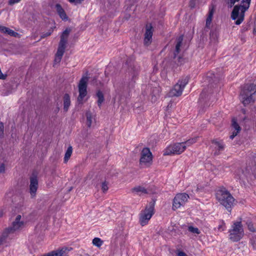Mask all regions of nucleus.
<instances>
[{"instance_id":"c9c22d12","label":"nucleus","mask_w":256,"mask_h":256,"mask_svg":"<svg viewBox=\"0 0 256 256\" xmlns=\"http://www.w3.org/2000/svg\"><path fill=\"white\" fill-rule=\"evenodd\" d=\"M8 236L6 232H4L2 236L0 237V246L6 242Z\"/></svg>"},{"instance_id":"2eb2a0df","label":"nucleus","mask_w":256,"mask_h":256,"mask_svg":"<svg viewBox=\"0 0 256 256\" xmlns=\"http://www.w3.org/2000/svg\"><path fill=\"white\" fill-rule=\"evenodd\" d=\"M153 34L152 26L151 24H147L146 26V32L144 34V44L149 46L152 41V36Z\"/></svg>"},{"instance_id":"79ce46f5","label":"nucleus","mask_w":256,"mask_h":256,"mask_svg":"<svg viewBox=\"0 0 256 256\" xmlns=\"http://www.w3.org/2000/svg\"><path fill=\"white\" fill-rule=\"evenodd\" d=\"M53 32V30H49L48 32H46V33H44L42 36H41V38H44L48 36H50L52 32Z\"/></svg>"},{"instance_id":"bf43d9fd","label":"nucleus","mask_w":256,"mask_h":256,"mask_svg":"<svg viewBox=\"0 0 256 256\" xmlns=\"http://www.w3.org/2000/svg\"><path fill=\"white\" fill-rule=\"evenodd\" d=\"M128 60H127V61H126V63L128 64H128Z\"/></svg>"},{"instance_id":"393cba45","label":"nucleus","mask_w":256,"mask_h":256,"mask_svg":"<svg viewBox=\"0 0 256 256\" xmlns=\"http://www.w3.org/2000/svg\"><path fill=\"white\" fill-rule=\"evenodd\" d=\"M214 8H212L210 9V10L208 11V17L206 20L205 29H206V28L210 29L211 22L212 20V18L213 15H214Z\"/></svg>"},{"instance_id":"412c9836","label":"nucleus","mask_w":256,"mask_h":256,"mask_svg":"<svg viewBox=\"0 0 256 256\" xmlns=\"http://www.w3.org/2000/svg\"><path fill=\"white\" fill-rule=\"evenodd\" d=\"M184 39L183 35H181L179 36L178 38H176V48L174 52V56L173 59H176V56H178L180 52V48L182 46V42Z\"/></svg>"},{"instance_id":"6e6d98bb","label":"nucleus","mask_w":256,"mask_h":256,"mask_svg":"<svg viewBox=\"0 0 256 256\" xmlns=\"http://www.w3.org/2000/svg\"><path fill=\"white\" fill-rule=\"evenodd\" d=\"M4 215V212L2 211L0 212V217H2Z\"/></svg>"},{"instance_id":"9d476101","label":"nucleus","mask_w":256,"mask_h":256,"mask_svg":"<svg viewBox=\"0 0 256 256\" xmlns=\"http://www.w3.org/2000/svg\"><path fill=\"white\" fill-rule=\"evenodd\" d=\"M252 172L251 166H247L244 169H238L236 172L235 178L243 182L245 180H252Z\"/></svg>"},{"instance_id":"9b49d317","label":"nucleus","mask_w":256,"mask_h":256,"mask_svg":"<svg viewBox=\"0 0 256 256\" xmlns=\"http://www.w3.org/2000/svg\"><path fill=\"white\" fill-rule=\"evenodd\" d=\"M185 150V146L182 142L176 143L168 146L164 151V156H168L172 154H179Z\"/></svg>"},{"instance_id":"4468645a","label":"nucleus","mask_w":256,"mask_h":256,"mask_svg":"<svg viewBox=\"0 0 256 256\" xmlns=\"http://www.w3.org/2000/svg\"><path fill=\"white\" fill-rule=\"evenodd\" d=\"M70 32V28H66L62 33L60 36V40L58 44V52L62 54V52H64L66 48V44L68 42V38Z\"/></svg>"},{"instance_id":"7c9ffc66","label":"nucleus","mask_w":256,"mask_h":256,"mask_svg":"<svg viewBox=\"0 0 256 256\" xmlns=\"http://www.w3.org/2000/svg\"><path fill=\"white\" fill-rule=\"evenodd\" d=\"M196 140H197V138L195 137L194 138H190L184 142H182V143H183L184 144V145L185 146V149H186V147L187 146H190L191 144L195 143L196 142Z\"/></svg>"},{"instance_id":"ddd939ff","label":"nucleus","mask_w":256,"mask_h":256,"mask_svg":"<svg viewBox=\"0 0 256 256\" xmlns=\"http://www.w3.org/2000/svg\"><path fill=\"white\" fill-rule=\"evenodd\" d=\"M188 198V195L185 193L177 194L173 200L172 209L176 210L184 205Z\"/></svg>"},{"instance_id":"423d86ee","label":"nucleus","mask_w":256,"mask_h":256,"mask_svg":"<svg viewBox=\"0 0 256 256\" xmlns=\"http://www.w3.org/2000/svg\"><path fill=\"white\" fill-rule=\"evenodd\" d=\"M229 238L234 242L240 240L244 235V232L241 222H234L228 231Z\"/></svg>"},{"instance_id":"4be33fe9","label":"nucleus","mask_w":256,"mask_h":256,"mask_svg":"<svg viewBox=\"0 0 256 256\" xmlns=\"http://www.w3.org/2000/svg\"><path fill=\"white\" fill-rule=\"evenodd\" d=\"M56 8L57 13L59 15L60 17L63 20H67L68 19V17L67 16L66 13L64 10V8H62L61 5L59 4H56Z\"/></svg>"},{"instance_id":"a18cd8bd","label":"nucleus","mask_w":256,"mask_h":256,"mask_svg":"<svg viewBox=\"0 0 256 256\" xmlns=\"http://www.w3.org/2000/svg\"><path fill=\"white\" fill-rule=\"evenodd\" d=\"M20 0H8V4L9 5H13L16 3L18 2Z\"/></svg>"},{"instance_id":"09e8293b","label":"nucleus","mask_w":256,"mask_h":256,"mask_svg":"<svg viewBox=\"0 0 256 256\" xmlns=\"http://www.w3.org/2000/svg\"><path fill=\"white\" fill-rule=\"evenodd\" d=\"M178 256H188L184 252L182 251H178Z\"/></svg>"},{"instance_id":"58836bf2","label":"nucleus","mask_w":256,"mask_h":256,"mask_svg":"<svg viewBox=\"0 0 256 256\" xmlns=\"http://www.w3.org/2000/svg\"><path fill=\"white\" fill-rule=\"evenodd\" d=\"M250 160L252 161V168H254L256 166V154H254L250 157Z\"/></svg>"},{"instance_id":"cd10ccee","label":"nucleus","mask_w":256,"mask_h":256,"mask_svg":"<svg viewBox=\"0 0 256 256\" xmlns=\"http://www.w3.org/2000/svg\"><path fill=\"white\" fill-rule=\"evenodd\" d=\"M96 95L98 98V100L97 102L98 105L100 108L101 106L102 103L104 100V96L102 92L100 90L97 91Z\"/></svg>"},{"instance_id":"a19ab883","label":"nucleus","mask_w":256,"mask_h":256,"mask_svg":"<svg viewBox=\"0 0 256 256\" xmlns=\"http://www.w3.org/2000/svg\"><path fill=\"white\" fill-rule=\"evenodd\" d=\"M4 124L2 122H0V138H4Z\"/></svg>"},{"instance_id":"864d4df0","label":"nucleus","mask_w":256,"mask_h":256,"mask_svg":"<svg viewBox=\"0 0 256 256\" xmlns=\"http://www.w3.org/2000/svg\"><path fill=\"white\" fill-rule=\"evenodd\" d=\"M248 28L247 26H244L241 30L242 32H244L248 30Z\"/></svg>"},{"instance_id":"e433bc0d","label":"nucleus","mask_w":256,"mask_h":256,"mask_svg":"<svg viewBox=\"0 0 256 256\" xmlns=\"http://www.w3.org/2000/svg\"><path fill=\"white\" fill-rule=\"evenodd\" d=\"M188 230L189 232L199 234H200V231L197 228L193 227L192 226H190L188 227Z\"/></svg>"},{"instance_id":"b1692460","label":"nucleus","mask_w":256,"mask_h":256,"mask_svg":"<svg viewBox=\"0 0 256 256\" xmlns=\"http://www.w3.org/2000/svg\"><path fill=\"white\" fill-rule=\"evenodd\" d=\"M0 32L4 34H6L13 36H16L18 34V33L14 32L13 30L7 27L2 26H0Z\"/></svg>"},{"instance_id":"5701e85b","label":"nucleus","mask_w":256,"mask_h":256,"mask_svg":"<svg viewBox=\"0 0 256 256\" xmlns=\"http://www.w3.org/2000/svg\"><path fill=\"white\" fill-rule=\"evenodd\" d=\"M64 100V112H67L70 105V96L68 94H65L63 97Z\"/></svg>"},{"instance_id":"39448f33","label":"nucleus","mask_w":256,"mask_h":256,"mask_svg":"<svg viewBox=\"0 0 256 256\" xmlns=\"http://www.w3.org/2000/svg\"><path fill=\"white\" fill-rule=\"evenodd\" d=\"M216 198L221 204L228 211H230L234 199L228 191L225 189L218 190L216 194Z\"/></svg>"},{"instance_id":"0eeeda50","label":"nucleus","mask_w":256,"mask_h":256,"mask_svg":"<svg viewBox=\"0 0 256 256\" xmlns=\"http://www.w3.org/2000/svg\"><path fill=\"white\" fill-rule=\"evenodd\" d=\"M154 201L150 202L144 210L142 212L140 218V222L142 226L146 225L154 214Z\"/></svg>"},{"instance_id":"4d7b16f0","label":"nucleus","mask_w":256,"mask_h":256,"mask_svg":"<svg viewBox=\"0 0 256 256\" xmlns=\"http://www.w3.org/2000/svg\"><path fill=\"white\" fill-rule=\"evenodd\" d=\"M210 36H212V35L213 36L214 35V32L211 30L210 32Z\"/></svg>"},{"instance_id":"8fccbe9b","label":"nucleus","mask_w":256,"mask_h":256,"mask_svg":"<svg viewBox=\"0 0 256 256\" xmlns=\"http://www.w3.org/2000/svg\"><path fill=\"white\" fill-rule=\"evenodd\" d=\"M238 132H234L232 134H231L230 136V138L231 139V140H232L236 135L237 134H238Z\"/></svg>"},{"instance_id":"473e14b6","label":"nucleus","mask_w":256,"mask_h":256,"mask_svg":"<svg viewBox=\"0 0 256 256\" xmlns=\"http://www.w3.org/2000/svg\"><path fill=\"white\" fill-rule=\"evenodd\" d=\"M94 245L100 248L103 244V241L98 238H95L92 240Z\"/></svg>"},{"instance_id":"4c0bfd02","label":"nucleus","mask_w":256,"mask_h":256,"mask_svg":"<svg viewBox=\"0 0 256 256\" xmlns=\"http://www.w3.org/2000/svg\"><path fill=\"white\" fill-rule=\"evenodd\" d=\"M102 190L104 192H106L108 189V182L106 181H104L102 183Z\"/></svg>"},{"instance_id":"f03ea898","label":"nucleus","mask_w":256,"mask_h":256,"mask_svg":"<svg viewBox=\"0 0 256 256\" xmlns=\"http://www.w3.org/2000/svg\"><path fill=\"white\" fill-rule=\"evenodd\" d=\"M220 80V77L212 72L207 74L205 82L208 83L207 88H204L200 94L199 100L202 104L207 105V102L211 99V94L216 88L217 84Z\"/></svg>"},{"instance_id":"de8ad7c7","label":"nucleus","mask_w":256,"mask_h":256,"mask_svg":"<svg viewBox=\"0 0 256 256\" xmlns=\"http://www.w3.org/2000/svg\"><path fill=\"white\" fill-rule=\"evenodd\" d=\"M252 168V178L254 177L256 178V166L254 168Z\"/></svg>"},{"instance_id":"f704fd0d","label":"nucleus","mask_w":256,"mask_h":256,"mask_svg":"<svg viewBox=\"0 0 256 256\" xmlns=\"http://www.w3.org/2000/svg\"><path fill=\"white\" fill-rule=\"evenodd\" d=\"M64 52H62V54L58 52V50H57V52L56 54V57L54 59V61L56 62L59 63L62 57V56L64 55Z\"/></svg>"},{"instance_id":"a211bd4d","label":"nucleus","mask_w":256,"mask_h":256,"mask_svg":"<svg viewBox=\"0 0 256 256\" xmlns=\"http://www.w3.org/2000/svg\"><path fill=\"white\" fill-rule=\"evenodd\" d=\"M214 148L216 150L214 155H218L220 152L224 150V144L222 140H213L212 141Z\"/></svg>"},{"instance_id":"6ab92c4d","label":"nucleus","mask_w":256,"mask_h":256,"mask_svg":"<svg viewBox=\"0 0 256 256\" xmlns=\"http://www.w3.org/2000/svg\"><path fill=\"white\" fill-rule=\"evenodd\" d=\"M72 249V248L68 249L67 248H62V249L48 252L43 256H66V251H70Z\"/></svg>"},{"instance_id":"bb28decb","label":"nucleus","mask_w":256,"mask_h":256,"mask_svg":"<svg viewBox=\"0 0 256 256\" xmlns=\"http://www.w3.org/2000/svg\"><path fill=\"white\" fill-rule=\"evenodd\" d=\"M174 60L178 66H180L188 61V59L185 58L184 54L176 56V59H174Z\"/></svg>"},{"instance_id":"1a4fd4ad","label":"nucleus","mask_w":256,"mask_h":256,"mask_svg":"<svg viewBox=\"0 0 256 256\" xmlns=\"http://www.w3.org/2000/svg\"><path fill=\"white\" fill-rule=\"evenodd\" d=\"M189 78L186 76L178 82L174 86V88L169 92V96H178L182 94L186 85L188 83Z\"/></svg>"},{"instance_id":"6e6552de","label":"nucleus","mask_w":256,"mask_h":256,"mask_svg":"<svg viewBox=\"0 0 256 256\" xmlns=\"http://www.w3.org/2000/svg\"><path fill=\"white\" fill-rule=\"evenodd\" d=\"M88 72L86 75H83L80 80L78 84L79 95L78 98V101L79 103H82L84 98L87 94V86L89 77L87 76Z\"/></svg>"},{"instance_id":"c756f323","label":"nucleus","mask_w":256,"mask_h":256,"mask_svg":"<svg viewBox=\"0 0 256 256\" xmlns=\"http://www.w3.org/2000/svg\"><path fill=\"white\" fill-rule=\"evenodd\" d=\"M86 125L88 128L91 126L92 123V114L90 111H88L86 114Z\"/></svg>"},{"instance_id":"c03bdc74","label":"nucleus","mask_w":256,"mask_h":256,"mask_svg":"<svg viewBox=\"0 0 256 256\" xmlns=\"http://www.w3.org/2000/svg\"><path fill=\"white\" fill-rule=\"evenodd\" d=\"M196 0H190L189 6L191 8H194L196 6Z\"/></svg>"},{"instance_id":"c85d7f7f","label":"nucleus","mask_w":256,"mask_h":256,"mask_svg":"<svg viewBox=\"0 0 256 256\" xmlns=\"http://www.w3.org/2000/svg\"><path fill=\"white\" fill-rule=\"evenodd\" d=\"M72 152V146H69L65 153L64 157V162L66 163L71 156Z\"/></svg>"},{"instance_id":"72a5a7b5","label":"nucleus","mask_w":256,"mask_h":256,"mask_svg":"<svg viewBox=\"0 0 256 256\" xmlns=\"http://www.w3.org/2000/svg\"><path fill=\"white\" fill-rule=\"evenodd\" d=\"M240 0H225V2L228 8H232L234 6L236 2H238Z\"/></svg>"},{"instance_id":"aec40b11","label":"nucleus","mask_w":256,"mask_h":256,"mask_svg":"<svg viewBox=\"0 0 256 256\" xmlns=\"http://www.w3.org/2000/svg\"><path fill=\"white\" fill-rule=\"evenodd\" d=\"M132 191L136 192L138 194L140 195L141 194H151L154 192V190L150 188H146L142 186H138L132 188Z\"/></svg>"},{"instance_id":"603ef678","label":"nucleus","mask_w":256,"mask_h":256,"mask_svg":"<svg viewBox=\"0 0 256 256\" xmlns=\"http://www.w3.org/2000/svg\"><path fill=\"white\" fill-rule=\"evenodd\" d=\"M218 230H224V226L223 225H220L218 227Z\"/></svg>"},{"instance_id":"dca6fc26","label":"nucleus","mask_w":256,"mask_h":256,"mask_svg":"<svg viewBox=\"0 0 256 256\" xmlns=\"http://www.w3.org/2000/svg\"><path fill=\"white\" fill-rule=\"evenodd\" d=\"M38 188V180L36 176L30 178V192L32 198L36 196V192Z\"/></svg>"},{"instance_id":"f8f14e48","label":"nucleus","mask_w":256,"mask_h":256,"mask_svg":"<svg viewBox=\"0 0 256 256\" xmlns=\"http://www.w3.org/2000/svg\"><path fill=\"white\" fill-rule=\"evenodd\" d=\"M152 155L148 148H144L141 152V156L140 160V163L141 164H144L148 166L152 164Z\"/></svg>"},{"instance_id":"49530a36","label":"nucleus","mask_w":256,"mask_h":256,"mask_svg":"<svg viewBox=\"0 0 256 256\" xmlns=\"http://www.w3.org/2000/svg\"><path fill=\"white\" fill-rule=\"evenodd\" d=\"M5 172V165L4 164H2L0 165V173H4Z\"/></svg>"},{"instance_id":"5fc2aeb1","label":"nucleus","mask_w":256,"mask_h":256,"mask_svg":"<svg viewBox=\"0 0 256 256\" xmlns=\"http://www.w3.org/2000/svg\"><path fill=\"white\" fill-rule=\"evenodd\" d=\"M156 100V96H152V101H154V102H155Z\"/></svg>"},{"instance_id":"20e7f679","label":"nucleus","mask_w":256,"mask_h":256,"mask_svg":"<svg viewBox=\"0 0 256 256\" xmlns=\"http://www.w3.org/2000/svg\"><path fill=\"white\" fill-rule=\"evenodd\" d=\"M255 94H256V84H246L244 86L240 92V97L244 106L254 102V99L253 96Z\"/></svg>"},{"instance_id":"13d9d810","label":"nucleus","mask_w":256,"mask_h":256,"mask_svg":"<svg viewBox=\"0 0 256 256\" xmlns=\"http://www.w3.org/2000/svg\"><path fill=\"white\" fill-rule=\"evenodd\" d=\"M256 32V30L255 29L254 30V33L255 34Z\"/></svg>"},{"instance_id":"a878e982","label":"nucleus","mask_w":256,"mask_h":256,"mask_svg":"<svg viewBox=\"0 0 256 256\" xmlns=\"http://www.w3.org/2000/svg\"><path fill=\"white\" fill-rule=\"evenodd\" d=\"M243 222L246 223L247 225L248 229L250 231L254 232H255V228L253 226V224L250 216H246L244 218Z\"/></svg>"},{"instance_id":"f3484780","label":"nucleus","mask_w":256,"mask_h":256,"mask_svg":"<svg viewBox=\"0 0 256 256\" xmlns=\"http://www.w3.org/2000/svg\"><path fill=\"white\" fill-rule=\"evenodd\" d=\"M24 225V222H16L14 221L12 223V226L6 228L4 232H6L7 234L9 236L10 234H13L16 230L22 228Z\"/></svg>"},{"instance_id":"f257e3e1","label":"nucleus","mask_w":256,"mask_h":256,"mask_svg":"<svg viewBox=\"0 0 256 256\" xmlns=\"http://www.w3.org/2000/svg\"><path fill=\"white\" fill-rule=\"evenodd\" d=\"M140 67L134 62L130 64L128 68V81L126 84H121L116 88V94L121 98H127L130 96V93L134 89L136 80L139 74Z\"/></svg>"},{"instance_id":"37998d69","label":"nucleus","mask_w":256,"mask_h":256,"mask_svg":"<svg viewBox=\"0 0 256 256\" xmlns=\"http://www.w3.org/2000/svg\"><path fill=\"white\" fill-rule=\"evenodd\" d=\"M70 3H74L75 4H82L84 0H68Z\"/></svg>"},{"instance_id":"ea45409f","label":"nucleus","mask_w":256,"mask_h":256,"mask_svg":"<svg viewBox=\"0 0 256 256\" xmlns=\"http://www.w3.org/2000/svg\"><path fill=\"white\" fill-rule=\"evenodd\" d=\"M250 243L254 249H256V234L252 236L250 239Z\"/></svg>"},{"instance_id":"2f4dec72","label":"nucleus","mask_w":256,"mask_h":256,"mask_svg":"<svg viewBox=\"0 0 256 256\" xmlns=\"http://www.w3.org/2000/svg\"><path fill=\"white\" fill-rule=\"evenodd\" d=\"M232 127L236 130L237 132H239L241 128L236 122V120L235 118H233L232 120Z\"/></svg>"},{"instance_id":"3c124183","label":"nucleus","mask_w":256,"mask_h":256,"mask_svg":"<svg viewBox=\"0 0 256 256\" xmlns=\"http://www.w3.org/2000/svg\"><path fill=\"white\" fill-rule=\"evenodd\" d=\"M20 219H21V216L18 214L16 216L14 221L16 222H21L22 221H20Z\"/></svg>"},{"instance_id":"7ed1b4c3","label":"nucleus","mask_w":256,"mask_h":256,"mask_svg":"<svg viewBox=\"0 0 256 256\" xmlns=\"http://www.w3.org/2000/svg\"><path fill=\"white\" fill-rule=\"evenodd\" d=\"M250 2L251 0H242V3L246 4H238L234 6L231 13V18L233 20H236L235 22L236 24H240L244 20V13L249 8Z\"/></svg>"}]
</instances>
